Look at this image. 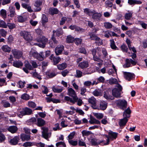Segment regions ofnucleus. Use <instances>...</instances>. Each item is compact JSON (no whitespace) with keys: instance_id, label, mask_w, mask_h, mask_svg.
I'll list each match as a JSON object with an SVG mask.
<instances>
[{"instance_id":"338daca9","label":"nucleus","mask_w":147,"mask_h":147,"mask_svg":"<svg viewBox=\"0 0 147 147\" xmlns=\"http://www.w3.org/2000/svg\"><path fill=\"white\" fill-rule=\"evenodd\" d=\"M80 53L86 54V51L85 49L83 47H81L79 49Z\"/></svg>"},{"instance_id":"bf43d9fd","label":"nucleus","mask_w":147,"mask_h":147,"mask_svg":"<svg viewBox=\"0 0 147 147\" xmlns=\"http://www.w3.org/2000/svg\"><path fill=\"white\" fill-rule=\"evenodd\" d=\"M109 83L111 84H117L119 83L117 81V80L115 78H112L109 80Z\"/></svg>"},{"instance_id":"1a4fd4ad","label":"nucleus","mask_w":147,"mask_h":147,"mask_svg":"<svg viewBox=\"0 0 147 147\" xmlns=\"http://www.w3.org/2000/svg\"><path fill=\"white\" fill-rule=\"evenodd\" d=\"M49 59L53 62L54 65L57 64L61 60V59L59 57L54 56L53 54H52L49 57Z\"/></svg>"},{"instance_id":"69168bd1","label":"nucleus","mask_w":147,"mask_h":147,"mask_svg":"<svg viewBox=\"0 0 147 147\" xmlns=\"http://www.w3.org/2000/svg\"><path fill=\"white\" fill-rule=\"evenodd\" d=\"M125 18L127 20H130L132 17V13H126L125 15Z\"/></svg>"},{"instance_id":"4be33fe9","label":"nucleus","mask_w":147,"mask_h":147,"mask_svg":"<svg viewBox=\"0 0 147 147\" xmlns=\"http://www.w3.org/2000/svg\"><path fill=\"white\" fill-rule=\"evenodd\" d=\"M67 95L73 98L74 96H77L74 90L72 88H70L68 90Z\"/></svg>"},{"instance_id":"c03bdc74","label":"nucleus","mask_w":147,"mask_h":147,"mask_svg":"<svg viewBox=\"0 0 147 147\" xmlns=\"http://www.w3.org/2000/svg\"><path fill=\"white\" fill-rule=\"evenodd\" d=\"M93 115L97 119H100L103 117V115L102 113H94Z\"/></svg>"},{"instance_id":"5fc2aeb1","label":"nucleus","mask_w":147,"mask_h":147,"mask_svg":"<svg viewBox=\"0 0 147 147\" xmlns=\"http://www.w3.org/2000/svg\"><path fill=\"white\" fill-rule=\"evenodd\" d=\"M28 106L32 108H35L36 106V105L35 104V103L32 101H29L28 102Z\"/></svg>"},{"instance_id":"cd10ccee","label":"nucleus","mask_w":147,"mask_h":147,"mask_svg":"<svg viewBox=\"0 0 147 147\" xmlns=\"http://www.w3.org/2000/svg\"><path fill=\"white\" fill-rule=\"evenodd\" d=\"M48 22V18L45 14H43L41 19V23L42 26L44 27H46V24Z\"/></svg>"},{"instance_id":"0eeeda50","label":"nucleus","mask_w":147,"mask_h":147,"mask_svg":"<svg viewBox=\"0 0 147 147\" xmlns=\"http://www.w3.org/2000/svg\"><path fill=\"white\" fill-rule=\"evenodd\" d=\"M103 96L108 100H113L114 99V97L112 95L111 92L109 90L105 92Z\"/></svg>"},{"instance_id":"8fccbe9b","label":"nucleus","mask_w":147,"mask_h":147,"mask_svg":"<svg viewBox=\"0 0 147 147\" xmlns=\"http://www.w3.org/2000/svg\"><path fill=\"white\" fill-rule=\"evenodd\" d=\"M8 27L9 29L12 30L16 27V25L14 23H8L7 24V27Z\"/></svg>"},{"instance_id":"f257e3e1","label":"nucleus","mask_w":147,"mask_h":147,"mask_svg":"<svg viewBox=\"0 0 147 147\" xmlns=\"http://www.w3.org/2000/svg\"><path fill=\"white\" fill-rule=\"evenodd\" d=\"M123 88L122 86L119 83L115 86V87L112 90V95L116 98L121 97V92L123 93L122 90Z\"/></svg>"},{"instance_id":"2eb2a0df","label":"nucleus","mask_w":147,"mask_h":147,"mask_svg":"<svg viewBox=\"0 0 147 147\" xmlns=\"http://www.w3.org/2000/svg\"><path fill=\"white\" fill-rule=\"evenodd\" d=\"M109 135L110 136V138L111 140L113 141L115 140L117 138L118 133L113 132L110 130L108 133Z\"/></svg>"},{"instance_id":"774afa93","label":"nucleus","mask_w":147,"mask_h":147,"mask_svg":"<svg viewBox=\"0 0 147 147\" xmlns=\"http://www.w3.org/2000/svg\"><path fill=\"white\" fill-rule=\"evenodd\" d=\"M0 31L1 36L3 37H5L7 33V32L3 29H0Z\"/></svg>"},{"instance_id":"393cba45","label":"nucleus","mask_w":147,"mask_h":147,"mask_svg":"<svg viewBox=\"0 0 147 147\" xmlns=\"http://www.w3.org/2000/svg\"><path fill=\"white\" fill-rule=\"evenodd\" d=\"M59 10L57 8L54 7L50 8L49 10V13L50 14L53 15L58 13Z\"/></svg>"},{"instance_id":"0e129e2a","label":"nucleus","mask_w":147,"mask_h":147,"mask_svg":"<svg viewBox=\"0 0 147 147\" xmlns=\"http://www.w3.org/2000/svg\"><path fill=\"white\" fill-rule=\"evenodd\" d=\"M13 40V38L11 35H10L7 38V43L8 44H11Z\"/></svg>"},{"instance_id":"a19ab883","label":"nucleus","mask_w":147,"mask_h":147,"mask_svg":"<svg viewBox=\"0 0 147 147\" xmlns=\"http://www.w3.org/2000/svg\"><path fill=\"white\" fill-rule=\"evenodd\" d=\"M125 63L123 65L124 68H128L131 66L130 60L129 59H125Z\"/></svg>"},{"instance_id":"c9c22d12","label":"nucleus","mask_w":147,"mask_h":147,"mask_svg":"<svg viewBox=\"0 0 147 147\" xmlns=\"http://www.w3.org/2000/svg\"><path fill=\"white\" fill-rule=\"evenodd\" d=\"M45 75L46 76L50 78H52L55 77L57 75L54 72H50V71L46 72L45 73Z\"/></svg>"},{"instance_id":"aec40b11","label":"nucleus","mask_w":147,"mask_h":147,"mask_svg":"<svg viewBox=\"0 0 147 147\" xmlns=\"http://www.w3.org/2000/svg\"><path fill=\"white\" fill-rule=\"evenodd\" d=\"M89 66L88 62L87 61H84L80 63L78 66L82 69L87 68Z\"/></svg>"},{"instance_id":"49530a36","label":"nucleus","mask_w":147,"mask_h":147,"mask_svg":"<svg viewBox=\"0 0 147 147\" xmlns=\"http://www.w3.org/2000/svg\"><path fill=\"white\" fill-rule=\"evenodd\" d=\"M21 98L23 100H27L30 99V96L28 94L25 93L22 95Z\"/></svg>"},{"instance_id":"2f4dec72","label":"nucleus","mask_w":147,"mask_h":147,"mask_svg":"<svg viewBox=\"0 0 147 147\" xmlns=\"http://www.w3.org/2000/svg\"><path fill=\"white\" fill-rule=\"evenodd\" d=\"M110 46L111 48L115 50H119V48L116 46L115 42L113 39H110Z\"/></svg>"},{"instance_id":"9b49d317","label":"nucleus","mask_w":147,"mask_h":147,"mask_svg":"<svg viewBox=\"0 0 147 147\" xmlns=\"http://www.w3.org/2000/svg\"><path fill=\"white\" fill-rule=\"evenodd\" d=\"M12 53L13 54L14 58L19 59L22 55V53L21 51H19L16 49L13 50L12 51Z\"/></svg>"},{"instance_id":"79ce46f5","label":"nucleus","mask_w":147,"mask_h":147,"mask_svg":"<svg viewBox=\"0 0 147 147\" xmlns=\"http://www.w3.org/2000/svg\"><path fill=\"white\" fill-rule=\"evenodd\" d=\"M36 119L35 117H32L29 120L27 121V123L28 125H30L32 124L34 122H36Z\"/></svg>"},{"instance_id":"bb28decb","label":"nucleus","mask_w":147,"mask_h":147,"mask_svg":"<svg viewBox=\"0 0 147 147\" xmlns=\"http://www.w3.org/2000/svg\"><path fill=\"white\" fill-rule=\"evenodd\" d=\"M89 122L91 124H100V121L96 119L92 116L90 117V120L89 121Z\"/></svg>"},{"instance_id":"7c9ffc66","label":"nucleus","mask_w":147,"mask_h":147,"mask_svg":"<svg viewBox=\"0 0 147 147\" xmlns=\"http://www.w3.org/2000/svg\"><path fill=\"white\" fill-rule=\"evenodd\" d=\"M107 104L105 103V102L104 101H101L100 103L99 109H100L101 110H104L107 108Z\"/></svg>"},{"instance_id":"de8ad7c7","label":"nucleus","mask_w":147,"mask_h":147,"mask_svg":"<svg viewBox=\"0 0 147 147\" xmlns=\"http://www.w3.org/2000/svg\"><path fill=\"white\" fill-rule=\"evenodd\" d=\"M120 48L121 50L123 52L127 53L128 51V49L127 45L124 44H123L121 46Z\"/></svg>"},{"instance_id":"39448f33","label":"nucleus","mask_w":147,"mask_h":147,"mask_svg":"<svg viewBox=\"0 0 147 147\" xmlns=\"http://www.w3.org/2000/svg\"><path fill=\"white\" fill-rule=\"evenodd\" d=\"M89 103L91 104V107L94 109H99V107L97 106L96 100L93 96L91 97L88 99Z\"/></svg>"},{"instance_id":"f8f14e48","label":"nucleus","mask_w":147,"mask_h":147,"mask_svg":"<svg viewBox=\"0 0 147 147\" xmlns=\"http://www.w3.org/2000/svg\"><path fill=\"white\" fill-rule=\"evenodd\" d=\"M64 49V47L62 45H58L55 49V52L56 55H59L61 54Z\"/></svg>"},{"instance_id":"e433bc0d","label":"nucleus","mask_w":147,"mask_h":147,"mask_svg":"<svg viewBox=\"0 0 147 147\" xmlns=\"http://www.w3.org/2000/svg\"><path fill=\"white\" fill-rule=\"evenodd\" d=\"M98 139L96 138H92L91 139L90 143L91 145L96 146L98 145V142H97Z\"/></svg>"},{"instance_id":"b1692460","label":"nucleus","mask_w":147,"mask_h":147,"mask_svg":"<svg viewBox=\"0 0 147 147\" xmlns=\"http://www.w3.org/2000/svg\"><path fill=\"white\" fill-rule=\"evenodd\" d=\"M12 134L16 133L18 130L16 126L13 125L9 126L7 129Z\"/></svg>"},{"instance_id":"dca6fc26","label":"nucleus","mask_w":147,"mask_h":147,"mask_svg":"<svg viewBox=\"0 0 147 147\" xmlns=\"http://www.w3.org/2000/svg\"><path fill=\"white\" fill-rule=\"evenodd\" d=\"M123 112V117H126L128 119L131 117V111L129 107H128L126 109H125Z\"/></svg>"},{"instance_id":"423d86ee","label":"nucleus","mask_w":147,"mask_h":147,"mask_svg":"<svg viewBox=\"0 0 147 147\" xmlns=\"http://www.w3.org/2000/svg\"><path fill=\"white\" fill-rule=\"evenodd\" d=\"M117 105L120 106V108L123 110H125L127 107V101L125 100H121L118 101Z\"/></svg>"},{"instance_id":"f704fd0d","label":"nucleus","mask_w":147,"mask_h":147,"mask_svg":"<svg viewBox=\"0 0 147 147\" xmlns=\"http://www.w3.org/2000/svg\"><path fill=\"white\" fill-rule=\"evenodd\" d=\"M1 49L3 51L7 53H9L11 50V48L7 45L3 46Z\"/></svg>"},{"instance_id":"c85d7f7f","label":"nucleus","mask_w":147,"mask_h":147,"mask_svg":"<svg viewBox=\"0 0 147 147\" xmlns=\"http://www.w3.org/2000/svg\"><path fill=\"white\" fill-rule=\"evenodd\" d=\"M92 15V18L94 20L99 19L102 16L101 14L100 13L96 12L95 10L94 12L93 13Z\"/></svg>"},{"instance_id":"9d476101","label":"nucleus","mask_w":147,"mask_h":147,"mask_svg":"<svg viewBox=\"0 0 147 147\" xmlns=\"http://www.w3.org/2000/svg\"><path fill=\"white\" fill-rule=\"evenodd\" d=\"M78 99V98L77 96H75L73 97V99L67 96H65L64 98V100L67 101H69L70 102L73 104L76 102Z\"/></svg>"},{"instance_id":"052dcab7","label":"nucleus","mask_w":147,"mask_h":147,"mask_svg":"<svg viewBox=\"0 0 147 147\" xmlns=\"http://www.w3.org/2000/svg\"><path fill=\"white\" fill-rule=\"evenodd\" d=\"M0 14L1 16L3 18H6L7 15L6 11L5 9H2L0 11Z\"/></svg>"},{"instance_id":"4468645a","label":"nucleus","mask_w":147,"mask_h":147,"mask_svg":"<svg viewBox=\"0 0 147 147\" xmlns=\"http://www.w3.org/2000/svg\"><path fill=\"white\" fill-rule=\"evenodd\" d=\"M124 74L125 79L129 81L132 80L135 76L134 73L126 72H125Z\"/></svg>"},{"instance_id":"603ef678","label":"nucleus","mask_w":147,"mask_h":147,"mask_svg":"<svg viewBox=\"0 0 147 147\" xmlns=\"http://www.w3.org/2000/svg\"><path fill=\"white\" fill-rule=\"evenodd\" d=\"M5 140V137L4 134L0 131V143L3 142Z\"/></svg>"},{"instance_id":"6e6d98bb","label":"nucleus","mask_w":147,"mask_h":147,"mask_svg":"<svg viewBox=\"0 0 147 147\" xmlns=\"http://www.w3.org/2000/svg\"><path fill=\"white\" fill-rule=\"evenodd\" d=\"M63 30L61 29H59L56 30V35L59 37L63 34Z\"/></svg>"},{"instance_id":"a878e982","label":"nucleus","mask_w":147,"mask_h":147,"mask_svg":"<svg viewBox=\"0 0 147 147\" xmlns=\"http://www.w3.org/2000/svg\"><path fill=\"white\" fill-rule=\"evenodd\" d=\"M91 51L93 56L94 60L95 61H99L100 58L96 55L97 50L96 49H94L92 50Z\"/></svg>"},{"instance_id":"412c9836","label":"nucleus","mask_w":147,"mask_h":147,"mask_svg":"<svg viewBox=\"0 0 147 147\" xmlns=\"http://www.w3.org/2000/svg\"><path fill=\"white\" fill-rule=\"evenodd\" d=\"M20 139L22 141H28L30 139V135L23 133L20 135Z\"/></svg>"},{"instance_id":"09e8293b","label":"nucleus","mask_w":147,"mask_h":147,"mask_svg":"<svg viewBox=\"0 0 147 147\" xmlns=\"http://www.w3.org/2000/svg\"><path fill=\"white\" fill-rule=\"evenodd\" d=\"M56 146L57 147H65L66 144L64 142L60 141L56 143Z\"/></svg>"},{"instance_id":"ddd939ff","label":"nucleus","mask_w":147,"mask_h":147,"mask_svg":"<svg viewBox=\"0 0 147 147\" xmlns=\"http://www.w3.org/2000/svg\"><path fill=\"white\" fill-rule=\"evenodd\" d=\"M20 140L19 136H16L10 139L9 142L11 145H15L18 144Z\"/></svg>"},{"instance_id":"7ed1b4c3","label":"nucleus","mask_w":147,"mask_h":147,"mask_svg":"<svg viewBox=\"0 0 147 147\" xmlns=\"http://www.w3.org/2000/svg\"><path fill=\"white\" fill-rule=\"evenodd\" d=\"M32 112V109L27 107H26L23 109L21 111H18L16 114L19 117L21 118L23 116L31 115Z\"/></svg>"},{"instance_id":"680f3d73","label":"nucleus","mask_w":147,"mask_h":147,"mask_svg":"<svg viewBox=\"0 0 147 147\" xmlns=\"http://www.w3.org/2000/svg\"><path fill=\"white\" fill-rule=\"evenodd\" d=\"M69 143L73 146H76L78 144L77 141H74L73 140H69Z\"/></svg>"},{"instance_id":"6e6552de","label":"nucleus","mask_w":147,"mask_h":147,"mask_svg":"<svg viewBox=\"0 0 147 147\" xmlns=\"http://www.w3.org/2000/svg\"><path fill=\"white\" fill-rule=\"evenodd\" d=\"M42 2L41 0L36 1L34 3V6L36 8H34V11L38 12L41 10L42 8L40 6L42 5Z\"/></svg>"},{"instance_id":"a18cd8bd","label":"nucleus","mask_w":147,"mask_h":147,"mask_svg":"<svg viewBox=\"0 0 147 147\" xmlns=\"http://www.w3.org/2000/svg\"><path fill=\"white\" fill-rule=\"evenodd\" d=\"M82 133L83 136H87L92 134V132L91 131L85 130H83L82 132Z\"/></svg>"},{"instance_id":"e2e57ef3","label":"nucleus","mask_w":147,"mask_h":147,"mask_svg":"<svg viewBox=\"0 0 147 147\" xmlns=\"http://www.w3.org/2000/svg\"><path fill=\"white\" fill-rule=\"evenodd\" d=\"M0 27L3 28H7V24L3 20L0 21Z\"/></svg>"},{"instance_id":"c756f323","label":"nucleus","mask_w":147,"mask_h":147,"mask_svg":"<svg viewBox=\"0 0 147 147\" xmlns=\"http://www.w3.org/2000/svg\"><path fill=\"white\" fill-rule=\"evenodd\" d=\"M37 125L38 126L41 127L43 126L45 124V121L41 118H38L37 119Z\"/></svg>"},{"instance_id":"6ab92c4d","label":"nucleus","mask_w":147,"mask_h":147,"mask_svg":"<svg viewBox=\"0 0 147 147\" xmlns=\"http://www.w3.org/2000/svg\"><path fill=\"white\" fill-rule=\"evenodd\" d=\"M95 12V10L91 9L88 8H85L84 9V12L88 16H92L93 13Z\"/></svg>"},{"instance_id":"4c0bfd02","label":"nucleus","mask_w":147,"mask_h":147,"mask_svg":"<svg viewBox=\"0 0 147 147\" xmlns=\"http://www.w3.org/2000/svg\"><path fill=\"white\" fill-rule=\"evenodd\" d=\"M45 54L44 52H41L39 54H38V57H37V59L41 61H42L45 58L44 57Z\"/></svg>"},{"instance_id":"5701e85b","label":"nucleus","mask_w":147,"mask_h":147,"mask_svg":"<svg viewBox=\"0 0 147 147\" xmlns=\"http://www.w3.org/2000/svg\"><path fill=\"white\" fill-rule=\"evenodd\" d=\"M23 65L22 62L20 60L16 61L13 62V65L17 68H20Z\"/></svg>"},{"instance_id":"72a5a7b5","label":"nucleus","mask_w":147,"mask_h":147,"mask_svg":"<svg viewBox=\"0 0 147 147\" xmlns=\"http://www.w3.org/2000/svg\"><path fill=\"white\" fill-rule=\"evenodd\" d=\"M9 11L10 12L9 15H8L11 17H13L16 14L15 12V9L14 7H9Z\"/></svg>"},{"instance_id":"13d9d810","label":"nucleus","mask_w":147,"mask_h":147,"mask_svg":"<svg viewBox=\"0 0 147 147\" xmlns=\"http://www.w3.org/2000/svg\"><path fill=\"white\" fill-rule=\"evenodd\" d=\"M97 80H98V81L96 83V85L99 82H103L105 80V79L104 77L102 76H100L99 78H97Z\"/></svg>"},{"instance_id":"f3484780","label":"nucleus","mask_w":147,"mask_h":147,"mask_svg":"<svg viewBox=\"0 0 147 147\" xmlns=\"http://www.w3.org/2000/svg\"><path fill=\"white\" fill-rule=\"evenodd\" d=\"M88 34L92 40L99 41L100 39V38L96 36L93 32H89Z\"/></svg>"},{"instance_id":"37998d69","label":"nucleus","mask_w":147,"mask_h":147,"mask_svg":"<svg viewBox=\"0 0 147 147\" xmlns=\"http://www.w3.org/2000/svg\"><path fill=\"white\" fill-rule=\"evenodd\" d=\"M82 42V39L79 38H76L74 39V42L77 45H79L81 44Z\"/></svg>"},{"instance_id":"a211bd4d","label":"nucleus","mask_w":147,"mask_h":147,"mask_svg":"<svg viewBox=\"0 0 147 147\" xmlns=\"http://www.w3.org/2000/svg\"><path fill=\"white\" fill-rule=\"evenodd\" d=\"M128 121V119L124 117L123 118L121 119L119 123V125L121 127L125 126Z\"/></svg>"},{"instance_id":"3c124183","label":"nucleus","mask_w":147,"mask_h":147,"mask_svg":"<svg viewBox=\"0 0 147 147\" xmlns=\"http://www.w3.org/2000/svg\"><path fill=\"white\" fill-rule=\"evenodd\" d=\"M74 38L72 36H67L66 38V41L68 43H73L74 42Z\"/></svg>"},{"instance_id":"20e7f679","label":"nucleus","mask_w":147,"mask_h":147,"mask_svg":"<svg viewBox=\"0 0 147 147\" xmlns=\"http://www.w3.org/2000/svg\"><path fill=\"white\" fill-rule=\"evenodd\" d=\"M20 35L23 36L24 39L28 42H31L33 39V37L31 35L30 32L26 31H21L20 32Z\"/></svg>"},{"instance_id":"f03ea898","label":"nucleus","mask_w":147,"mask_h":147,"mask_svg":"<svg viewBox=\"0 0 147 147\" xmlns=\"http://www.w3.org/2000/svg\"><path fill=\"white\" fill-rule=\"evenodd\" d=\"M37 41L38 43H36V45L40 47L44 48L47 44L48 40L47 38L43 36L38 39Z\"/></svg>"},{"instance_id":"58836bf2","label":"nucleus","mask_w":147,"mask_h":147,"mask_svg":"<svg viewBox=\"0 0 147 147\" xmlns=\"http://www.w3.org/2000/svg\"><path fill=\"white\" fill-rule=\"evenodd\" d=\"M34 145V142H26L23 143L22 145V146L24 147H31Z\"/></svg>"},{"instance_id":"ea45409f","label":"nucleus","mask_w":147,"mask_h":147,"mask_svg":"<svg viewBox=\"0 0 147 147\" xmlns=\"http://www.w3.org/2000/svg\"><path fill=\"white\" fill-rule=\"evenodd\" d=\"M52 89L53 91L55 93H61L63 90L62 88H56L55 86H53L52 88Z\"/></svg>"},{"instance_id":"4d7b16f0","label":"nucleus","mask_w":147,"mask_h":147,"mask_svg":"<svg viewBox=\"0 0 147 147\" xmlns=\"http://www.w3.org/2000/svg\"><path fill=\"white\" fill-rule=\"evenodd\" d=\"M104 26L107 29H110L112 27L113 25L109 22H105L104 23Z\"/></svg>"},{"instance_id":"473e14b6","label":"nucleus","mask_w":147,"mask_h":147,"mask_svg":"<svg viewBox=\"0 0 147 147\" xmlns=\"http://www.w3.org/2000/svg\"><path fill=\"white\" fill-rule=\"evenodd\" d=\"M58 69L59 70H63L66 68L67 66V65L65 63H63L61 64H59L57 65Z\"/></svg>"},{"instance_id":"864d4df0","label":"nucleus","mask_w":147,"mask_h":147,"mask_svg":"<svg viewBox=\"0 0 147 147\" xmlns=\"http://www.w3.org/2000/svg\"><path fill=\"white\" fill-rule=\"evenodd\" d=\"M24 66L26 68L29 70H32L33 69V68L31 65L28 61H27V62L25 64Z\"/></svg>"}]
</instances>
